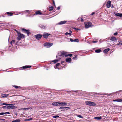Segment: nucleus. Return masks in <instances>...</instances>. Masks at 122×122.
<instances>
[{
    "label": "nucleus",
    "mask_w": 122,
    "mask_h": 122,
    "mask_svg": "<svg viewBox=\"0 0 122 122\" xmlns=\"http://www.w3.org/2000/svg\"><path fill=\"white\" fill-rule=\"evenodd\" d=\"M17 33L18 35L17 38V40H20L22 38H25V36L23 34H21L20 32L17 31Z\"/></svg>",
    "instance_id": "1"
},
{
    "label": "nucleus",
    "mask_w": 122,
    "mask_h": 122,
    "mask_svg": "<svg viewBox=\"0 0 122 122\" xmlns=\"http://www.w3.org/2000/svg\"><path fill=\"white\" fill-rule=\"evenodd\" d=\"M85 103L86 105L89 106H94L96 105L95 102L90 101H86L85 102Z\"/></svg>",
    "instance_id": "2"
},
{
    "label": "nucleus",
    "mask_w": 122,
    "mask_h": 122,
    "mask_svg": "<svg viewBox=\"0 0 122 122\" xmlns=\"http://www.w3.org/2000/svg\"><path fill=\"white\" fill-rule=\"evenodd\" d=\"M85 27L86 28H88L92 26V23L91 22H86L84 23Z\"/></svg>",
    "instance_id": "3"
},
{
    "label": "nucleus",
    "mask_w": 122,
    "mask_h": 122,
    "mask_svg": "<svg viewBox=\"0 0 122 122\" xmlns=\"http://www.w3.org/2000/svg\"><path fill=\"white\" fill-rule=\"evenodd\" d=\"M53 45V43L46 42L44 44V46L47 48H49L52 46Z\"/></svg>",
    "instance_id": "4"
},
{
    "label": "nucleus",
    "mask_w": 122,
    "mask_h": 122,
    "mask_svg": "<svg viewBox=\"0 0 122 122\" xmlns=\"http://www.w3.org/2000/svg\"><path fill=\"white\" fill-rule=\"evenodd\" d=\"M21 30L23 32L26 33L28 36L31 34V33L30 32L25 28H23L21 29Z\"/></svg>",
    "instance_id": "5"
},
{
    "label": "nucleus",
    "mask_w": 122,
    "mask_h": 122,
    "mask_svg": "<svg viewBox=\"0 0 122 122\" xmlns=\"http://www.w3.org/2000/svg\"><path fill=\"white\" fill-rule=\"evenodd\" d=\"M60 109H62L61 110V111H66L69 110L70 109L69 107H64L63 106H62L60 107L59 108Z\"/></svg>",
    "instance_id": "6"
},
{
    "label": "nucleus",
    "mask_w": 122,
    "mask_h": 122,
    "mask_svg": "<svg viewBox=\"0 0 122 122\" xmlns=\"http://www.w3.org/2000/svg\"><path fill=\"white\" fill-rule=\"evenodd\" d=\"M34 36L37 39L39 40L42 38V35L40 34H39L35 35Z\"/></svg>",
    "instance_id": "7"
},
{
    "label": "nucleus",
    "mask_w": 122,
    "mask_h": 122,
    "mask_svg": "<svg viewBox=\"0 0 122 122\" xmlns=\"http://www.w3.org/2000/svg\"><path fill=\"white\" fill-rule=\"evenodd\" d=\"M51 35L50 34H49L46 32H44L42 35V36L44 38L47 39L48 37V36Z\"/></svg>",
    "instance_id": "8"
},
{
    "label": "nucleus",
    "mask_w": 122,
    "mask_h": 122,
    "mask_svg": "<svg viewBox=\"0 0 122 122\" xmlns=\"http://www.w3.org/2000/svg\"><path fill=\"white\" fill-rule=\"evenodd\" d=\"M67 53L65 51H62V52L61 53L60 55L61 56H65L66 57V56H67L66 54Z\"/></svg>",
    "instance_id": "9"
},
{
    "label": "nucleus",
    "mask_w": 122,
    "mask_h": 122,
    "mask_svg": "<svg viewBox=\"0 0 122 122\" xmlns=\"http://www.w3.org/2000/svg\"><path fill=\"white\" fill-rule=\"evenodd\" d=\"M59 106H64L67 105V104L63 102L59 101Z\"/></svg>",
    "instance_id": "10"
},
{
    "label": "nucleus",
    "mask_w": 122,
    "mask_h": 122,
    "mask_svg": "<svg viewBox=\"0 0 122 122\" xmlns=\"http://www.w3.org/2000/svg\"><path fill=\"white\" fill-rule=\"evenodd\" d=\"M2 97H11L10 95L6 94H2Z\"/></svg>",
    "instance_id": "11"
},
{
    "label": "nucleus",
    "mask_w": 122,
    "mask_h": 122,
    "mask_svg": "<svg viewBox=\"0 0 122 122\" xmlns=\"http://www.w3.org/2000/svg\"><path fill=\"white\" fill-rule=\"evenodd\" d=\"M70 41L71 42H79V40L78 39H76L74 40H73L72 38H70Z\"/></svg>",
    "instance_id": "12"
},
{
    "label": "nucleus",
    "mask_w": 122,
    "mask_h": 122,
    "mask_svg": "<svg viewBox=\"0 0 122 122\" xmlns=\"http://www.w3.org/2000/svg\"><path fill=\"white\" fill-rule=\"evenodd\" d=\"M111 1H108L107 3L106 6L108 8H110L111 6Z\"/></svg>",
    "instance_id": "13"
},
{
    "label": "nucleus",
    "mask_w": 122,
    "mask_h": 122,
    "mask_svg": "<svg viewBox=\"0 0 122 122\" xmlns=\"http://www.w3.org/2000/svg\"><path fill=\"white\" fill-rule=\"evenodd\" d=\"M31 66H30L26 65L21 67V68L23 69H25L27 68H31Z\"/></svg>",
    "instance_id": "14"
},
{
    "label": "nucleus",
    "mask_w": 122,
    "mask_h": 122,
    "mask_svg": "<svg viewBox=\"0 0 122 122\" xmlns=\"http://www.w3.org/2000/svg\"><path fill=\"white\" fill-rule=\"evenodd\" d=\"M59 102H58L53 103H52V105L55 106H59Z\"/></svg>",
    "instance_id": "15"
},
{
    "label": "nucleus",
    "mask_w": 122,
    "mask_h": 122,
    "mask_svg": "<svg viewBox=\"0 0 122 122\" xmlns=\"http://www.w3.org/2000/svg\"><path fill=\"white\" fill-rule=\"evenodd\" d=\"M72 60L71 59V58H67L66 59V61L67 62H71Z\"/></svg>",
    "instance_id": "16"
},
{
    "label": "nucleus",
    "mask_w": 122,
    "mask_h": 122,
    "mask_svg": "<svg viewBox=\"0 0 122 122\" xmlns=\"http://www.w3.org/2000/svg\"><path fill=\"white\" fill-rule=\"evenodd\" d=\"M110 40H111L112 41H116L117 39L116 37H111Z\"/></svg>",
    "instance_id": "17"
},
{
    "label": "nucleus",
    "mask_w": 122,
    "mask_h": 122,
    "mask_svg": "<svg viewBox=\"0 0 122 122\" xmlns=\"http://www.w3.org/2000/svg\"><path fill=\"white\" fill-rule=\"evenodd\" d=\"M7 15L12 16L13 15V13L11 12H7L6 13Z\"/></svg>",
    "instance_id": "18"
},
{
    "label": "nucleus",
    "mask_w": 122,
    "mask_h": 122,
    "mask_svg": "<svg viewBox=\"0 0 122 122\" xmlns=\"http://www.w3.org/2000/svg\"><path fill=\"white\" fill-rule=\"evenodd\" d=\"M13 86L16 89L18 88L19 90H20L22 88L20 86L15 85Z\"/></svg>",
    "instance_id": "19"
},
{
    "label": "nucleus",
    "mask_w": 122,
    "mask_h": 122,
    "mask_svg": "<svg viewBox=\"0 0 122 122\" xmlns=\"http://www.w3.org/2000/svg\"><path fill=\"white\" fill-rule=\"evenodd\" d=\"M116 16L122 17V13H117L115 14Z\"/></svg>",
    "instance_id": "20"
},
{
    "label": "nucleus",
    "mask_w": 122,
    "mask_h": 122,
    "mask_svg": "<svg viewBox=\"0 0 122 122\" xmlns=\"http://www.w3.org/2000/svg\"><path fill=\"white\" fill-rule=\"evenodd\" d=\"M110 50V49L109 48L106 49L104 50L103 52L105 53H107Z\"/></svg>",
    "instance_id": "21"
},
{
    "label": "nucleus",
    "mask_w": 122,
    "mask_h": 122,
    "mask_svg": "<svg viewBox=\"0 0 122 122\" xmlns=\"http://www.w3.org/2000/svg\"><path fill=\"white\" fill-rule=\"evenodd\" d=\"M35 14L36 15H40L42 14V13L40 11H37L35 12Z\"/></svg>",
    "instance_id": "22"
},
{
    "label": "nucleus",
    "mask_w": 122,
    "mask_h": 122,
    "mask_svg": "<svg viewBox=\"0 0 122 122\" xmlns=\"http://www.w3.org/2000/svg\"><path fill=\"white\" fill-rule=\"evenodd\" d=\"M67 22L66 21H63L60 22L59 23V24H65Z\"/></svg>",
    "instance_id": "23"
},
{
    "label": "nucleus",
    "mask_w": 122,
    "mask_h": 122,
    "mask_svg": "<svg viewBox=\"0 0 122 122\" xmlns=\"http://www.w3.org/2000/svg\"><path fill=\"white\" fill-rule=\"evenodd\" d=\"M53 7L52 6H50L49 7V11H51L53 10Z\"/></svg>",
    "instance_id": "24"
},
{
    "label": "nucleus",
    "mask_w": 122,
    "mask_h": 122,
    "mask_svg": "<svg viewBox=\"0 0 122 122\" xmlns=\"http://www.w3.org/2000/svg\"><path fill=\"white\" fill-rule=\"evenodd\" d=\"M101 50L100 49H97L95 50V52L97 53L101 52Z\"/></svg>",
    "instance_id": "25"
},
{
    "label": "nucleus",
    "mask_w": 122,
    "mask_h": 122,
    "mask_svg": "<svg viewBox=\"0 0 122 122\" xmlns=\"http://www.w3.org/2000/svg\"><path fill=\"white\" fill-rule=\"evenodd\" d=\"M101 118H102L101 117H97L95 118V119L97 120L101 119Z\"/></svg>",
    "instance_id": "26"
},
{
    "label": "nucleus",
    "mask_w": 122,
    "mask_h": 122,
    "mask_svg": "<svg viewBox=\"0 0 122 122\" xmlns=\"http://www.w3.org/2000/svg\"><path fill=\"white\" fill-rule=\"evenodd\" d=\"M20 119H16L12 121V122H20Z\"/></svg>",
    "instance_id": "27"
},
{
    "label": "nucleus",
    "mask_w": 122,
    "mask_h": 122,
    "mask_svg": "<svg viewBox=\"0 0 122 122\" xmlns=\"http://www.w3.org/2000/svg\"><path fill=\"white\" fill-rule=\"evenodd\" d=\"M9 105V104H7L6 103H0V105L2 106L3 105Z\"/></svg>",
    "instance_id": "28"
},
{
    "label": "nucleus",
    "mask_w": 122,
    "mask_h": 122,
    "mask_svg": "<svg viewBox=\"0 0 122 122\" xmlns=\"http://www.w3.org/2000/svg\"><path fill=\"white\" fill-rule=\"evenodd\" d=\"M60 65L59 63H57L56 65V66H54V68H57L58 66Z\"/></svg>",
    "instance_id": "29"
},
{
    "label": "nucleus",
    "mask_w": 122,
    "mask_h": 122,
    "mask_svg": "<svg viewBox=\"0 0 122 122\" xmlns=\"http://www.w3.org/2000/svg\"><path fill=\"white\" fill-rule=\"evenodd\" d=\"M58 59L55 60L53 61L52 62H53L54 63H55L57 62L58 61Z\"/></svg>",
    "instance_id": "30"
},
{
    "label": "nucleus",
    "mask_w": 122,
    "mask_h": 122,
    "mask_svg": "<svg viewBox=\"0 0 122 122\" xmlns=\"http://www.w3.org/2000/svg\"><path fill=\"white\" fill-rule=\"evenodd\" d=\"M15 43V41L14 40H12L10 42L11 44L12 45L13 44H14Z\"/></svg>",
    "instance_id": "31"
},
{
    "label": "nucleus",
    "mask_w": 122,
    "mask_h": 122,
    "mask_svg": "<svg viewBox=\"0 0 122 122\" xmlns=\"http://www.w3.org/2000/svg\"><path fill=\"white\" fill-rule=\"evenodd\" d=\"M113 101L114 102H120V99H115L113 100Z\"/></svg>",
    "instance_id": "32"
},
{
    "label": "nucleus",
    "mask_w": 122,
    "mask_h": 122,
    "mask_svg": "<svg viewBox=\"0 0 122 122\" xmlns=\"http://www.w3.org/2000/svg\"><path fill=\"white\" fill-rule=\"evenodd\" d=\"M40 27L42 29H44L46 28V27L44 25H41L40 26Z\"/></svg>",
    "instance_id": "33"
},
{
    "label": "nucleus",
    "mask_w": 122,
    "mask_h": 122,
    "mask_svg": "<svg viewBox=\"0 0 122 122\" xmlns=\"http://www.w3.org/2000/svg\"><path fill=\"white\" fill-rule=\"evenodd\" d=\"M78 56L77 55H76L73 58V59L74 60H76L77 59V57Z\"/></svg>",
    "instance_id": "34"
},
{
    "label": "nucleus",
    "mask_w": 122,
    "mask_h": 122,
    "mask_svg": "<svg viewBox=\"0 0 122 122\" xmlns=\"http://www.w3.org/2000/svg\"><path fill=\"white\" fill-rule=\"evenodd\" d=\"M72 56V54H68V55H67V56H66L67 57V56H69L70 57H71Z\"/></svg>",
    "instance_id": "35"
},
{
    "label": "nucleus",
    "mask_w": 122,
    "mask_h": 122,
    "mask_svg": "<svg viewBox=\"0 0 122 122\" xmlns=\"http://www.w3.org/2000/svg\"><path fill=\"white\" fill-rule=\"evenodd\" d=\"M33 120L32 118H30L29 119H26L25 120V121H30V120Z\"/></svg>",
    "instance_id": "36"
},
{
    "label": "nucleus",
    "mask_w": 122,
    "mask_h": 122,
    "mask_svg": "<svg viewBox=\"0 0 122 122\" xmlns=\"http://www.w3.org/2000/svg\"><path fill=\"white\" fill-rule=\"evenodd\" d=\"M77 117L79 118H83V117H82V116H81L80 115H77Z\"/></svg>",
    "instance_id": "37"
},
{
    "label": "nucleus",
    "mask_w": 122,
    "mask_h": 122,
    "mask_svg": "<svg viewBox=\"0 0 122 122\" xmlns=\"http://www.w3.org/2000/svg\"><path fill=\"white\" fill-rule=\"evenodd\" d=\"M73 29L75 30H80V29L78 28H75L74 27L73 28Z\"/></svg>",
    "instance_id": "38"
},
{
    "label": "nucleus",
    "mask_w": 122,
    "mask_h": 122,
    "mask_svg": "<svg viewBox=\"0 0 122 122\" xmlns=\"http://www.w3.org/2000/svg\"><path fill=\"white\" fill-rule=\"evenodd\" d=\"M59 117V116L58 115H56L53 116V117L54 118H56Z\"/></svg>",
    "instance_id": "39"
},
{
    "label": "nucleus",
    "mask_w": 122,
    "mask_h": 122,
    "mask_svg": "<svg viewBox=\"0 0 122 122\" xmlns=\"http://www.w3.org/2000/svg\"><path fill=\"white\" fill-rule=\"evenodd\" d=\"M118 42L120 44L122 45V41L120 40Z\"/></svg>",
    "instance_id": "40"
},
{
    "label": "nucleus",
    "mask_w": 122,
    "mask_h": 122,
    "mask_svg": "<svg viewBox=\"0 0 122 122\" xmlns=\"http://www.w3.org/2000/svg\"><path fill=\"white\" fill-rule=\"evenodd\" d=\"M65 34L66 35L69 34V35H71V33H68V32H66L65 33Z\"/></svg>",
    "instance_id": "41"
},
{
    "label": "nucleus",
    "mask_w": 122,
    "mask_h": 122,
    "mask_svg": "<svg viewBox=\"0 0 122 122\" xmlns=\"http://www.w3.org/2000/svg\"><path fill=\"white\" fill-rule=\"evenodd\" d=\"M6 109H9V107H10L9 105H7V106H6Z\"/></svg>",
    "instance_id": "42"
},
{
    "label": "nucleus",
    "mask_w": 122,
    "mask_h": 122,
    "mask_svg": "<svg viewBox=\"0 0 122 122\" xmlns=\"http://www.w3.org/2000/svg\"><path fill=\"white\" fill-rule=\"evenodd\" d=\"M12 109H15L16 108H17V107H16L15 106H12Z\"/></svg>",
    "instance_id": "43"
},
{
    "label": "nucleus",
    "mask_w": 122,
    "mask_h": 122,
    "mask_svg": "<svg viewBox=\"0 0 122 122\" xmlns=\"http://www.w3.org/2000/svg\"><path fill=\"white\" fill-rule=\"evenodd\" d=\"M15 105V104L14 103L12 104H9V105H8L9 106H13L14 105Z\"/></svg>",
    "instance_id": "44"
},
{
    "label": "nucleus",
    "mask_w": 122,
    "mask_h": 122,
    "mask_svg": "<svg viewBox=\"0 0 122 122\" xmlns=\"http://www.w3.org/2000/svg\"><path fill=\"white\" fill-rule=\"evenodd\" d=\"M81 20L82 22H83L84 21V20H83V19L82 18H81Z\"/></svg>",
    "instance_id": "45"
},
{
    "label": "nucleus",
    "mask_w": 122,
    "mask_h": 122,
    "mask_svg": "<svg viewBox=\"0 0 122 122\" xmlns=\"http://www.w3.org/2000/svg\"><path fill=\"white\" fill-rule=\"evenodd\" d=\"M118 34V33L117 32H116V33H114V35H117Z\"/></svg>",
    "instance_id": "46"
},
{
    "label": "nucleus",
    "mask_w": 122,
    "mask_h": 122,
    "mask_svg": "<svg viewBox=\"0 0 122 122\" xmlns=\"http://www.w3.org/2000/svg\"><path fill=\"white\" fill-rule=\"evenodd\" d=\"M2 107L3 108L6 109V106H2Z\"/></svg>",
    "instance_id": "47"
},
{
    "label": "nucleus",
    "mask_w": 122,
    "mask_h": 122,
    "mask_svg": "<svg viewBox=\"0 0 122 122\" xmlns=\"http://www.w3.org/2000/svg\"><path fill=\"white\" fill-rule=\"evenodd\" d=\"M5 114V113L2 112L0 113V115H3Z\"/></svg>",
    "instance_id": "48"
},
{
    "label": "nucleus",
    "mask_w": 122,
    "mask_h": 122,
    "mask_svg": "<svg viewBox=\"0 0 122 122\" xmlns=\"http://www.w3.org/2000/svg\"><path fill=\"white\" fill-rule=\"evenodd\" d=\"M52 1H53V4H54V5L55 6V4L54 1V0H53Z\"/></svg>",
    "instance_id": "49"
},
{
    "label": "nucleus",
    "mask_w": 122,
    "mask_h": 122,
    "mask_svg": "<svg viewBox=\"0 0 122 122\" xmlns=\"http://www.w3.org/2000/svg\"><path fill=\"white\" fill-rule=\"evenodd\" d=\"M5 114H10V113L9 112H5Z\"/></svg>",
    "instance_id": "50"
},
{
    "label": "nucleus",
    "mask_w": 122,
    "mask_h": 122,
    "mask_svg": "<svg viewBox=\"0 0 122 122\" xmlns=\"http://www.w3.org/2000/svg\"><path fill=\"white\" fill-rule=\"evenodd\" d=\"M60 9V6H59L57 8V10H59Z\"/></svg>",
    "instance_id": "51"
},
{
    "label": "nucleus",
    "mask_w": 122,
    "mask_h": 122,
    "mask_svg": "<svg viewBox=\"0 0 122 122\" xmlns=\"http://www.w3.org/2000/svg\"><path fill=\"white\" fill-rule=\"evenodd\" d=\"M120 102H122V99H120Z\"/></svg>",
    "instance_id": "52"
},
{
    "label": "nucleus",
    "mask_w": 122,
    "mask_h": 122,
    "mask_svg": "<svg viewBox=\"0 0 122 122\" xmlns=\"http://www.w3.org/2000/svg\"><path fill=\"white\" fill-rule=\"evenodd\" d=\"M97 41H92V42L93 43H95L97 42Z\"/></svg>",
    "instance_id": "53"
},
{
    "label": "nucleus",
    "mask_w": 122,
    "mask_h": 122,
    "mask_svg": "<svg viewBox=\"0 0 122 122\" xmlns=\"http://www.w3.org/2000/svg\"><path fill=\"white\" fill-rule=\"evenodd\" d=\"M25 109V110H26V109H28V108H24V109Z\"/></svg>",
    "instance_id": "54"
},
{
    "label": "nucleus",
    "mask_w": 122,
    "mask_h": 122,
    "mask_svg": "<svg viewBox=\"0 0 122 122\" xmlns=\"http://www.w3.org/2000/svg\"><path fill=\"white\" fill-rule=\"evenodd\" d=\"M25 12H26L27 13H29L30 12V11L28 10H26L25 11Z\"/></svg>",
    "instance_id": "55"
},
{
    "label": "nucleus",
    "mask_w": 122,
    "mask_h": 122,
    "mask_svg": "<svg viewBox=\"0 0 122 122\" xmlns=\"http://www.w3.org/2000/svg\"><path fill=\"white\" fill-rule=\"evenodd\" d=\"M65 62V61H63L61 62V63L62 64L63 63H64Z\"/></svg>",
    "instance_id": "56"
},
{
    "label": "nucleus",
    "mask_w": 122,
    "mask_h": 122,
    "mask_svg": "<svg viewBox=\"0 0 122 122\" xmlns=\"http://www.w3.org/2000/svg\"><path fill=\"white\" fill-rule=\"evenodd\" d=\"M95 14V13L94 12H93L92 13L91 15H92L93 14Z\"/></svg>",
    "instance_id": "57"
},
{
    "label": "nucleus",
    "mask_w": 122,
    "mask_h": 122,
    "mask_svg": "<svg viewBox=\"0 0 122 122\" xmlns=\"http://www.w3.org/2000/svg\"><path fill=\"white\" fill-rule=\"evenodd\" d=\"M12 106H10V107H9V109L10 108H11L12 109Z\"/></svg>",
    "instance_id": "58"
},
{
    "label": "nucleus",
    "mask_w": 122,
    "mask_h": 122,
    "mask_svg": "<svg viewBox=\"0 0 122 122\" xmlns=\"http://www.w3.org/2000/svg\"><path fill=\"white\" fill-rule=\"evenodd\" d=\"M69 30L70 31V33H71V34L72 33V31H71V30L70 29V30Z\"/></svg>",
    "instance_id": "59"
},
{
    "label": "nucleus",
    "mask_w": 122,
    "mask_h": 122,
    "mask_svg": "<svg viewBox=\"0 0 122 122\" xmlns=\"http://www.w3.org/2000/svg\"><path fill=\"white\" fill-rule=\"evenodd\" d=\"M5 120V119H0V120Z\"/></svg>",
    "instance_id": "60"
},
{
    "label": "nucleus",
    "mask_w": 122,
    "mask_h": 122,
    "mask_svg": "<svg viewBox=\"0 0 122 122\" xmlns=\"http://www.w3.org/2000/svg\"><path fill=\"white\" fill-rule=\"evenodd\" d=\"M119 44H119V43H118V44H117V45H119Z\"/></svg>",
    "instance_id": "61"
},
{
    "label": "nucleus",
    "mask_w": 122,
    "mask_h": 122,
    "mask_svg": "<svg viewBox=\"0 0 122 122\" xmlns=\"http://www.w3.org/2000/svg\"><path fill=\"white\" fill-rule=\"evenodd\" d=\"M6 116V115H5L4 116Z\"/></svg>",
    "instance_id": "62"
},
{
    "label": "nucleus",
    "mask_w": 122,
    "mask_h": 122,
    "mask_svg": "<svg viewBox=\"0 0 122 122\" xmlns=\"http://www.w3.org/2000/svg\"><path fill=\"white\" fill-rule=\"evenodd\" d=\"M15 31H16V32H17V31L16 30H15Z\"/></svg>",
    "instance_id": "63"
},
{
    "label": "nucleus",
    "mask_w": 122,
    "mask_h": 122,
    "mask_svg": "<svg viewBox=\"0 0 122 122\" xmlns=\"http://www.w3.org/2000/svg\"><path fill=\"white\" fill-rule=\"evenodd\" d=\"M74 92H76V91H74Z\"/></svg>",
    "instance_id": "64"
}]
</instances>
